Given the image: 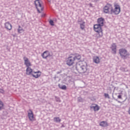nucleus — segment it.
<instances>
[{"mask_svg":"<svg viewBox=\"0 0 130 130\" xmlns=\"http://www.w3.org/2000/svg\"><path fill=\"white\" fill-rule=\"evenodd\" d=\"M104 25V19L101 17L98 19V24H95L93 26L94 30L98 33L96 37L98 39L101 38L103 36V32L102 30V26Z\"/></svg>","mask_w":130,"mask_h":130,"instance_id":"1","label":"nucleus"},{"mask_svg":"<svg viewBox=\"0 0 130 130\" xmlns=\"http://www.w3.org/2000/svg\"><path fill=\"white\" fill-rule=\"evenodd\" d=\"M76 69L80 74H89V69H88V65L86 62L79 61L76 64Z\"/></svg>","mask_w":130,"mask_h":130,"instance_id":"2","label":"nucleus"},{"mask_svg":"<svg viewBox=\"0 0 130 130\" xmlns=\"http://www.w3.org/2000/svg\"><path fill=\"white\" fill-rule=\"evenodd\" d=\"M119 54L120 55L122 58L125 59L129 55V53L127 51L123 48L120 49L119 50Z\"/></svg>","mask_w":130,"mask_h":130,"instance_id":"3","label":"nucleus"},{"mask_svg":"<svg viewBox=\"0 0 130 130\" xmlns=\"http://www.w3.org/2000/svg\"><path fill=\"white\" fill-rule=\"evenodd\" d=\"M112 5L110 4H107L104 7V12L105 14H110L112 12Z\"/></svg>","mask_w":130,"mask_h":130,"instance_id":"4","label":"nucleus"},{"mask_svg":"<svg viewBox=\"0 0 130 130\" xmlns=\"http://www.w3.org/2000/svg\"><path fill=\"white\" fill-rule=\"evenodd\" d=\"M35 5L39 13H41V11H43V7L41 5V3L40 2L39 0H36L35 1Z\"/></svg>","mask_w":130,"mask_h":130,"instance_id":"5","label":"nucleus"},{"mask_svg":"<svg viewBox=\"0 0 130 130\" xmlns=\"http://www.w3.org/2000/svg\"><path fill=\"white\" fill-rule=\"evenodd\" d=\"M120 13V6L118 5H114V9L112 8V13L111 15L114 14V15H118Z\"/></svg>","mask_w":130,"mask_h":130,"instance_id":"6","label":"nucleus"},{"mask_svg":"<svg viewBox=\"0 0 130 130\" xmlns=\"http://www.w3.org/2000/svg\"><path fill=\"white\" fill-rule=\"evenodd\" d=\"M74 63H75V59H74L73 56L71 55V56H70L66 59V64L68 66H69V67H71V66H73Z\"/></svg>","mask_w":130,"mask_h":130,"instance_id":"7","label":"nucleus"},{"mask_svg":"<svg viewBox=\"0 0 130 130\" xmlns=\"http://www.w3.org/2000/svg\"><path fill=\"white\" fill-rule=\"evenodd\" d=\"M41 56L43 57V58L46 59L47 57H50L52 56L51 54H50V52H49V51L47 50L44 51L42 54Z\"/></svg>","mask_w":130,"mask_h":130,"instance_id":"8","label":"nucleus"},{"mask_svg":"<svg viewBox=\"0 0 130 130\" xmlns=\"http://www.w3.org/2000/svg\"><path fill=\"white\" fill-rule=\"evenodd\" d=\"M23 60L24 61V64L26 66V68H29L31 67V66H32L30 60H29V59H28V58L26 57H23Z\"/></svg>","mask_w":130,"mask_h":130,"instance_id":"9","label":"nucleus"},{"mask_svg":"<svg viewBox=\"0 0 130 130\" xmlns=\"http://www.w3.org/2000/svg\"><path fill=\"white\" fill-rule=\"evenodd\" d=\"M29 112H28V117L30 120V121H33L34 120V115L33 114V112L30 109L29 110Z\"/></svg>","mask_w":130,"mask_h":130,"instance_id":"10","label":"nucleus"},{"mask_svg":"<svg viewBox=\"0 0 130 130\" xmlns=\"http://www.w3.org/2000/svg\"><path fill=\"white\" fill-rule=\"evenodd\" d=\"M116 44L113 43L111 45V48L112 49V52L113 54H116Z\"/></svg>","mask_w":130,"mask_h":130,"instance_id":"11","label":"nucleus"},{"mask_svg":"<svg viewBox=\"0 0 130 130\" xmlns=\"http://www.w3.org/2000/svg\"><path fill=\"white\" fill-rule=\"evenodd\" d=\"M71 55L72 56V57H73L74 60H76V59H77L78 60H80V59H81V58L82 57L81 56V55H80L78 53L72 54H71Z\"/></svg>","mask_w":130,"mask_h":130,"instance_id":"12","label":"nucleus"},{"mask_svg":"<svg viewBox=\"0 0 130 130\" xmlns=\"http://www.w3.org/2000/svg\"><path fill=\"white\" fill-rule=\"evenodd\" d=\"M26 72V75H27L28 76H30V75H32V74L34 73L32 69H31V68L30 67H27Z\"/></svg>","mask_w":130,"mask_h":130,"instance_id":"13","label":"nucleus"},{"mask_svg":"<svg viewBox=\"0 0 130 130\" xmlns=\"http://www.w3.org/2000/svg\"><path fill=\"white\" fill-rule=\"evenodd\" d=\"M95 106H90V109H93L94 111H98L100 108L98 105L94 104Z\"/></svg>","mask_w":130,"mask_h":130,"instance_id":"14","label":"nucleus"},{"mask_svg":"<svg viewBox=\"0 0 130 130\" xmlns=\"http://www.w3.org/2000/svg\"><path fill=\"white\" fill-rule=\"evenodd\" d=\"M100 125L102 127H107L108 126V123L105 121H103L100 123Z\"/></svg>","mask_w":130,"mask_h":130,"instance_id":"15","label":"nucleus"},{"mask_svg":"<svg viewBox=\"0 0 130 130\" xmlns=\"http://www.w3.org/2000/svg\"><path fill=\"white\" fill-rule=\"evenodd\" d=\"M5 28L7 30H12V24L10 22H6L5 24Z\"/></svg>","mask_w":130,"mask_h":130,"instance_id":"16","label":"nucleus"},{"mask_svg":"<svg viewBox=\"0 0 130 130\" xmlns=\"http://www.w3.org/2000/svg\"><path fill=\"white\" fill-rule=\"evenodd\" d=\"M38 73H39V72H34V73H31V76H32L34 78L37 79V78L40 77V74H38Z\"/></svg>","mask_w":130,"mask_h":130,"instance_id":"17","label":"nucleus"},{"mask_svg":"<svg viewBox=\"0 0 130 130\" xmlns=\"http://www.w3.org/2000/svg\"><path fill=\"white\" fill-rule=\"evenodd\" d=\"M93 62L95 63H99L100 62V59H99V57L98 56H94L93 57Z\"/></svg>","mask_w":130,"mask_h":130,"instance_id":"18","label":"nucleus"},{"mask_svg":"<svg viewBox=\"0 0 130 130\" xmlns=\"http://www.w3.org/2000/svg\"><path fill=\"white\" fill-rule=\"evenodd\" d=\"M53 120L54 122H56V123L60 122V121H61V119H60V118H59V117H54Z\"/></svg>","mask_w":130,"mask_h":130,"instance_id":"19","label":"nucleus"},{"mask_svg":"<svg viewBox=\"0 0 130 130\" xmlns=\"http://www.w3.org/2000/svg\"><path fill=\"white\" fill-rule=\"evenodd\" d=\"M17 31H18V33H23V32H24V30H23V28L22 27H21V26H20V25H19V26H18Z\"/></svg>","mask_w":130,"mask_h":130,"instance_id":"20","label":"nucleus"},{"mask_svg":"<svg viewBox=\"0 0 130 130\" xmlns=\"http://www.w3.org/2000/svg\"><path fill=\"white\" fill-rule=\"evenodd\" d=\"M80 28L82 30L85 29V22H83L81 23H80Z\"/></svg>","mask_w":130,"mask_h":130,"instance_id":"21","label":"nucleus"},{"mask_svg":"<svg viewBox=\"0 0 130 130\" xmlns=\"http://www.w3.org/2000/svg\"><path fill=\"white\" fill-rule=\"evenodd\" d=\"M59 88L62 90H67V86L66 85H60L59 84Z\"/></svg>","mask_w":130,"mask_h":130,"instance_id":"22","label":"nucleus"},{"mask_svg":"<svg viewBox=\"0 0 130 130\" xmlns=\"http://www.w3.org/2000/svg\"><path fill=\"white\" fill-rule=\"evenodd\" d=\"M4 109V103L0 100V110Z\"/></svg>","mask_w":130,"mask_h":130,"instance_id":"23","label":"nucleus"},{"mask_svg":"<svg viewBox=\"0 0 130 130\" xmlns=\"http://www.w3.org/2000/svg\"><path fill=\"white\" fill-rule=\"evenodd\" d=\"M55 98L56 102H61V101H60V99L59 97L55 96Z\"/></svg>","mask_w":130,"mask_h":130,"instance_id":"24","label":"nucleus"},{"mask_svg":"<svg viewBox=\"0 0 130 130\" xmlns=\"http://www.w3.org/2000/svg\"><path fill=\"white\" fill-rule=\"evenodd\" d=\"M104 96L105 98H108V99H110V97L109 96V94H108V93H105Z\"/></svg>","mask_w":130,"mask_h":130,"instance_id":"25","label":"nucleus"},{"mask_svg":"<svg viewBox=\"0 0 130 130\" xmlns=\"http://www.w3.org/2000/svg\"><path fill=\"white\" fill-rule=\"evenodd\" d=\"M49 23L50 24L51 26H54V23L53 22V20H50Z\"/></svg>","mask_w":130,"mask_h":130,"instance_id":"26","label":"nucleus"},{"mask_svg":"<svg viewBox=\"0 0 130 130\" xmlns=\"http://www.w3.org/2000/svg\"><path fill=\"white\" fill-rule=\"evenodd\" d=\"M78 102H83V99H82L81 97H79L78 98Z\"/></svg>","mask_w":130,"mask_h":130,"instance_id":"27","label":"nucleus"},{"mask_svg":"<svg viewBox=\"0 0 130 130\" xmlns=\"http://www.w3.org/2000/svg\"><path fill=\"white\" fill-rule=\"evenodd\" d=\"M0 93L4 94V93H5V90H4V89H3L2 88H0Z\"/></svg>","mask_w":130,"mask_h":130,"instance_id":"28","label":"nucleus"},{"mask_svg":"<svg viewBox=\"0 0 130 130\" xmlns=\"http://www.w3.org/2000/svg\"><path fill=\"white\" fill-rule=\"evenodd\" d=\"M118 99H121V95H118Z\"/></svg>","mask_w":130,"mask_h":130,"instance_id":"29","label":"nucleus"},{"mask_svg":"<svg viewBox=\"0 0 130 130\" xmlns=\"http://www.w3.org/2000/svg\"><path fill=\"white\" fill-rule=\"evenodd\" d=\"M64 125L62 124L61 126V127H64Z\"/></svg>","mask_w":130,"mask_h":130,"instance_id":"30","label":"nucleus"},{"mask_svg":"<svg viewBox=\"0 0 130 130\" xmlns=\"http://www.w3.org/2000/svg\"><path fill=\"white\" fill-rule=\"evenodd\" d=\"M128 113L130 115V107H129V110H128Z\"/></svg>","mask_w":130,"mask_h":130,"instance_id":"31","label":"nucleus"},{"mask_svg":"<svg viewBox=\"0 0 130 130\" xmlns=\"http://www.w3.org/2000/svg\"><path fill=\"white\" fill-rule=\"evenodd\" d=\"M60 73H61V72H57V74H60Z\"/></svg>","mask_w":130,"mask_h":130,"instance_id":"32","label":"nucleus"},{"mask_svg":"<svg viewBox=\"0 0 130 130\" xmlns=\"http://www.w3.org/2000/svg\"><path fill=\"white\" fill-rule=\"evenodd\" d=\"M93 2H98V1H99V0H93Z\"/></svg>","mask_w":130,"mask_h":130,"instance_id":"33","label":"nucleus"},{"mask_svg":"<svg viewBox=\"0 0 130 130\" xmlns=\"http://www.w3.org/2000/svg\"><path fill=\"white\" fill-rule=\"evenodd\" d=\"M48 2H49V3H50V2H51V0H47Z\"/></svg>","mask_w":130,"mask_h":130,"instance_id":"34","label":"nucleus"}]
</instances>
